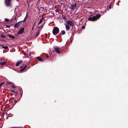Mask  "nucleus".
I'll use <instances>...</instances> for the list:
<instances>
[{"label":"nucleus","instance_id":"1","mask_svg":"<svg viewBox=\"0 0 128 128\" xmlns=\"http://www.w3.org/2000/svg\"><path fill=\"white\" fill-rule=\"evenodd\" d=\"M100 16V15L98 14H94L89 16V17L88 18V20L90 21L96 20L99 19Z\"/></svg>","mask_w":128,"mask_h":128},{"label":"nucleus","instance_id":"2","mask_svg":"<svg viewBox=\"0 0 128 128\" xmlns=\"http://www.w3.org/2000/svg\"><path fill=\"white\" fill-rule=\"evenodd\" d=\"M59 32V30L58 28L57 27H54L52 33L54 35H56Z\"/></svg>","mask_w":128,"mask_h":128},{"label":"nucleus","instance_id":"3","mask_svg":"<svg viewBox=\"0 0 128 128\" xmlns=\"http://www.w3.org/2000/svg\"><path fill=\"white\" fill-rule=\"evenodd\" d=\"M67 24L70 26H72L74 24V22L71 20H69L66 22Z\"/></svg>","mask_w":128,"mask_h":128},{"label":"nucleus","instance_id":"4","mask_svg":"<svg viewBox=\"0 0 128 128\" xmlns=\"http://www.w3.org/2000/svg\"><path fill=\"white\" fill-rule=\"evenodd\" d=\"M11 0H5V4L8 6H10L11 4Z\"/></svg>","mask_w":128,"mask_h":128},{"label":"nucleus","instance_id":"5","mask_svg":"<svg viewBox=\"0 0 128 128\" xmlns=\"http://www.w3.org/2000/svg\"><path fill=\"white\" fill-rule=\"evenodd\" d=\"M76 4L75 3L74 4H72L71 5V9L72 10H74L76 7Z\"/></svg>","mask_w":128,"mask_h":128},{"label":"nucleus","instance_id":"6","mask_svg":"<svg viewBox=\"0 0 128 128\" xmlns=\"http://www.w3.org/2000/svg\"><path fill=\"white\" fill-rule=\"evenodd\" d=\"M24 30V28H21L19 31L18 32V34H21L23 32Z\"/></svg>","mask_w":128,"mask_h":128},{"label":"nucleus","instance_id":"7","mask_svg":"<svg viewBox=\"0 0 128 128\" xmlns=\"http://www.w3.org/2000/svg\"><path fill=\"white\" fill-rule=\"evenodd\" d=\"M60 48L56 47H55L54 48V50L55 51L58 53H60Z\"/></svg>","mask_w":128,"mask_h":128},{"label":"nucleus","instance_id":"8","mask_svg":"<svg viewBox=\"0 0 128 128\" xmlns=\"http://www.w3.org/2000/svg\"><path fill=\"white\" fill-rule=\"evenodd\" d=\"M27 67L26 65H24L21 66L20 67L21 69L20 70V71H22L25 70Z\"/></svg>","mask_w":128,"mask_h":128},{"label":"nucleus","instance_id":"9","mask_svg":"<svg viewBox=\"0 0 128 128\" xmlns=\"http://www.w3.org/2000/svg\"><path fill=\"white\" fill-rule=\"evenodd\" d=\"M66 26V30H70V26L67 25L66 24H65Z\"/></svg>","mask_w":128,"mask_h":128},{"label":"nucleus","instance_id":"10","mask_svg":"<svg viewBox=\"0 0 128 128\" xmlns=\"http://www.w3.org/2000/svg\"><path fill=\"white\" fill-rule=\"evenodd\" d=\"M22 60H21L20 61L17 62L16 63V66H18L22 62Z\"/></svg>","mask_w":128,"mask_h":128},{"label":"nucleus","instance_id":"11","mask_svg":"<svg viewBox=\"0 0 128 128\" xmlns=\"http://www.w3.org/2000/svg\"><path fill=\"white\" fill-rule=\"evenodd\" d=\"M18 22V23H16V24L14 25V26L15 28H17L18 27V26H20V24L18 23L19 22Z\"/></svg>","mask_w":128,"mask_h":128},{"label":"nucleus","instance_id":"12","mask_svg":"<svg viewBox=\"0 0 128 128\" xmlns=\"http://www.w3.org/2000/svg\"><path fill=\"white\" fill-rule=\"evenodd\" d=\"M40 30L39 29H38V31L36 33V36H38V35L39 34L40 32Z\"/></svg>","mask_w":128,"mask_h":128},{"label":"nucleus","instance_id":"13","mask_svg":"<svg viewBox=\"0 0 128 128\" xmlns=\"http://www.w3.org/2000/svg\"><path fill=\"white\" fill-rule=\"evenodd\" d=\"M36 58L40 61H43L42 59L39 56L37 57Z\"/></svg>","mask_w":128,"mask_h":128},{"label":"nucleus","instance_id":"14","mask_svg":"<svg viewBox=\"0 0 128 128\" xmlns=\"http://www.w3.org/2000/svg\"><path fill=\"white\" fill-rule=\"evenodd\" d=\"M0 64L1 66H2L6 64V62L5 61L3 62H0Z\"/></svg>","mask_w":128,"mask_h":128},{"label":"nucleus","instance_id":"15","mask_svg":"<svg viewBox=\"0 0 128 128\" xmlns=\"http://www.w3.org/2000/svg\"><path fill=\"white\" fill-rule=\"evenodd\" d=\"M28 17V14H26V16L25 17V18H24V20L23 21V22H24V21L25 20H26V19Z\"/></svg>","mask_w":128,"mask_h":128},{"label":"nucleus","instance_id":"16","mask_svg":"<svg viewBox=\"0 0 128 128\" xmlns=\"http://www.w3.org/2000/svg\"><path fill=\"white\" fill-rule=\"evenodd\" d=\"M43 20V19H41L40 20V21L38 22V24H40L42 22Z\"/></svg>","mask_w":128,"mask_h":128},{"label":"nucleus","instance_id":"17","mask_svg":"<svg viewBox=\"0 0 128 128\" xmlns=\"http://www.w3.org/2000/svg\"><path fill=\"white\" fill-rule=\"evenodd\" d=\"M8 37H10L14 39V38L15 37L14 36H12L11 35H8Z\"/></svg>","mask_w":128,"mask_h":128},{"label":"nucleus","instance_id":"18","mask_svg":"<svg viewBox=\"0 0 128 128\" xmlns=\"http://www.w3.org/2000/svg\"><path fill=\"white\" fill-rule=\"evenodd\" d=\"M65 33V32L64 30H62L61 32V34L63 35Z\"/></svg>","mask_w":128,"mask_h":128},{"label":"nucleus","instance_id":"19","mask_svg":"<svg viewBox=\"0 0 128 128\" xmlns=\"http://www.w3.org/2000/svg\"><path fill=\"white\" fill-rule=\"evenodd\" d=\"M2 48H4L6 49H7L8 47V46H2Z\"/></svg>","mask_w":128,"mask_h":128},{"label":"nucleus","instance_id":"20","mask_svg":"<svg viewBox=\"0 0 128 128\" xmlns=\"http://www.w3.org/2000/svg\"><path fill=\"white\" fill-rule=\"evenodd\" d=\"M11 87L13 88H16L15 86L13 84H12L11 85Z\"/></svg>","mask_w":128,"mask_h":128},{"label":"nucleus","instance_id":"21","mask_svg":"<svg viewBox=\"0 0 128 128\" xmlns=\"http://www.w3.org/2000/svg\"><path fill=\"white\" fill-rule=\"evenodd\" d=\"M1 36L2 38H4L5 37V36L4 35H2Z\"/></svg>","mask_w":128,"mask_h":128},{"label":"nucleus","instance_id":"22","mask_svg":"<svg viewBox=\"0 0 128 128\" xmlns=\"http://www.w3.org/2000/svg\"><path fill=\"white\" fill-rule=\"evenodd\" d=\"M9 20L8 19H5V21L7 22H8Z\"/></svg>","mask_w":128,"mask_h":128},{"label":"nucleus","instance_id":"23","mask_svg":"<svg viewBox=\"0 0 128 128\" xmlns=\"http://www.w3.org/2000/svg\"><path fill=\"white\" fill-rule=\"evenodd\" d=\"M34 26H35V25H34V24L33 25V26L32 28V30H33V29H34Z\"/></svg>","mask_w":128,"mask_h":128},{"label":"nucleus","instance_id":"24","mask_svg":"<svg viewBox=\"0 0 128 128\" xmlns=\"http://www.w3.org/2000/svg\"><path fill=\"white\" fill-rule=\"evenodd\" d=\"M14 101L15 102V104H16V103L18 102V101L16 100H14Z\"/></svg>","mask_w":128,"mask_h":128},{"label":"nucleus","instance_id":"25","mask_svg":"<svg viewBox=\"0 0 128 128\" xmlns=\"http://www.w3.org/2000/svg\"><path fill=\"white\" fill-rule=\"evenodd\" d=\"M10 92H14V93L15 92L14 90H11Z\"/></svg>","mask_w":128,"mask_h":128},{"label":"nucleus","instance_id":"26","mask_svg":"<svg viewBox=\"0 0 128 128\" xmlns=\"http://www.w3.org/2000/svg\"><path fill=\"white\" fill-rule=\"evenodd\" d=\"M85 28V27L84 26H82V28L83 29H84Z\"/></svg>","mask_w":128,"mask_h":128},{"label":"nucleus","instance_id":"27","mask_svg":"<svg viewBox=\"0 0 128 128\" xmlns=\"http://www.w3.org/2000/svg\"><path fill=\"white\" fill-rule=\"evenodd\" d=\"M4 82H2V83L0 84V86H2V84H4Z\"/></svg>","mask_w":128,"mask_h":128},{"label":"nucleus","instance_id":"28","mask_svg":"<svg viewBox=\"0 0 128 128\" xmlns=\"http://www.w3.org/2000/svg\"><path fill=\"white\" fill-rule=\"evenodd\" d=\"M46 57L47 58H48L49 56L48 55L46 54Z\"/></svg>","mask_w":128,"mask_h":128},{"label":"nucleus","instance_id":"29","mask_svg":"<svg viewBox=\"0 0 128 128\" xmlns=\"http://www.w3.org/2000/svg\"><path fill=\"white\" fill-rule=\"evenodd\" d=\"M1 59H2V60H3V59H2V58H1Z\"/></svg>","mask_w":128,"mask_h":128},{"label":"nucleus","instance_id":"30","mask_svg":"<svg viewBox=\"0 0 128 128\" xmlns=\"http://www.w3.org/2000/svg\"><path fill=\"white\" fill-rule=\"evenodd\" d=\"M1 59H2V60H3V59H2V58H1Z\"/></svg>","mask_w":128,"mask_h":128}]
</instances>
